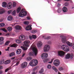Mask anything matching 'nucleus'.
I'll return each instance as SVG.
<instances>
[{"instance_id":"1","label":"nucleus","mask_w":74,"mask_h":74,"mask_svg":"<svg viewBox=\"0 0 74 74\" xmlns=\"http://www.w3.org/2000/svg\"><path fill=\"white\" fill-rule=\"evenodd\" d=\"M38 63V61L37 60H33L29 63V65L31 66H35Z\"/></svg>"},{"instance_id":"2","label":"nucleus","mask_w":74,"mask_h":74,"mask_svg":"<svg viewBox=\"0 0 74 74\" xmlns=\"http://www.w3.org/2000/svg\"><path fill=\"white\" fill-rule=\"evenodd\" d=\"M27 15V12L25 11H24V9H22L19 14V17H23L24 16H26V15Z\"/></svg>"},{"instance_id":"3","label":"nucleus","mask_w":74,"mask_h":74,"mask_svg":"<svg viewBox=\"0 0 74 74\" xmlns=\"http://www.w3.org/2000/svg\"><path fill=\"white\" fill-rule=\"evenodd\" d=\"M62 48L63 51L66 52H69V47L67 45H63L61 46Z\"/></svg>"},{"instance_id":"4","label":"nucleus","mask_w":74,"mask_h":74,"mask_svg":"<svg viewBox=\"0 0 74 74\" xmlns=\"http://www.w3.org/2000/svg\"><path fill=\"white\" fill-rule=\"evenodd\" d=\"M50 49V46L49 45H46L44 47V52H48Z\"/></svg>"},{"instance_id":"5","label":"nucleus","mask_w":74,"mask_h":74,"mask_svg":"<svg viewBox=\"0 0 74 74\" xmlns=\"http://www.w3.org/2000/svg\"><path fill=\"white\" fill-rule=\"evenodd\" d=\"M27 66V63L26 62H25L23 63L21 65V67L22 69H25V67H26Z\"/></svg>"},{"instance_id":"6","label":"nucleus","mask_w":74,"mask_h":74,"mask_svg":"<svg viewBox=\"0 0 74 74\" xmlns=\"http://www.w3.org/2000/svg\"><path fill=\"white\" fill-rule=\"evenodd\" d=\"M53 64L56 66H58L60 64V62L58 60H56L54 61Z\"/></svg>"},{"instance_id":"7","label":"nucleus","mask_w":74,"mask_h":74,"mask_svg":"<svg viewBox=\"0 0 74 74\" xmlns=\"http://www.w3.org/2000/svg\"><path fill=\"white\" fill-rule=\"evenodd\" d=\"M30 42L29 40H26L24 42V46L25 47H29V44Z\"/></svg>"},{"instance_id":"8","label":"nucleus","mask_w":74,"mask_h":74,"mask_svg":"<svg viewBox=\"0 0 74 74\" xmlns=\"http://www.w3.org/2000/svg\"><path fill=\"white\" fill-rule=\"evenodd\" d=\"M32 51L35 53V56L37 55L38 53V50H37V49L34 47H33L32 48Z\"/></svg>"},{"instance_id":"9","label":"nucleus","mask_w":74,"mask_h":74,"mask_svg":"<svg viewBox=\"0 0 74 74\" xmlns=\"http://www.w3.org/2000/svg\"><path fill=\"white\" fill-rule=\"evenodd\" d=\"M19 38L20 40L21 41H23L26 39V37L24 35H21L19 37Z\"/></svg>"},{"instance_id":"10","label":"nucleus","mask_w":74,"mask_h":74,"mask_svg":"<svg viewBox=\"0 0 74 74\" xmlns=\"http://www.w3.org/2000/svg\"><path fill=\"white\" fill-rule=\"evenodd\" d=\"M58 53L59 56H62L64 55V54L65 53H64V51H58Z\"/></svg>"},{"instance_id":"11","label":"nucleus","mask_w":74,"mask_h":74,"mask_svg":"<svg viewBox=\"0 0 74 74\" xmlns=\"http://www.w3.org/2000/svg\"><path fill=\"white\" fill-rule=\"evenodd\" d=\"M48 56V54L46 53H43L41 55V57L43 59H46Z\"/></svg>"},{"instance_id":"12","label":"nucleus","mask_w":74,"mask_h":74,"mask_svg":"<svg viewBox=\"0 0 74 74\" xmlns=\"http://www.w3.org/2000/svg\"><path fill=\"white\" fill-rule=\"evenodd\" d=\"M60 37L62 38V40L63 42H65V41H66L67 40L66 37L63 35H61Z\"/></svg>"},{"instance_id":"13","label":"nucleus","mask_w":74,"mask_h":74,"mask_svg":"<svg viewBox=\"0 0 74 74\" xmlns=\"http://www.w3.org/2000/svg\"><path fill=\"white\" fill-rule=\"evenodd\" d=\"M7 8L8 9H11L12 8V3L10 2L8 3L7 6Z\"/></svg>"},{"instance_id":"14","label":"nucleus","mask_w":74,"mask_h":74,"mask_svg":"<svg viewBox=\"0 0 74 74\" xmlns=\"http://www.w3.org/2000/svg\"><path fill=\"white\" fill-rule=\"evenodd\" d=\"M21 52L22 50L21 49H17L16 51V53L17 55H19V54H21Z\"/></svg>"},{"instance_id":"15","label":"nucleus","mask_w":74,"mask_h":74,"mask_svg":"<svg viewBox=\"0 0 74 74\" xmlns=\"http://www.w3.org/2000/svg\"><path fill=\"white\" fill-rule=\"evenodd\" d=\"M32 28L31 26L30 25H28L26 28V29L27 30H32Z\"/></svg>"},{"instance_id":"16","label":"nucleus","mask_w":74,"mask_h":74,"mask_svg":"<svg viewBox=\"0 0 74 74\" xmlns=\"http://www.w3.org/2000/svg\"><path fill=\"white\" fill-rule=\"evenodd\" d=\"M15 29L16 30H21L22 27L20 26L17 25L15 27Z\"/></svg>"},{"instance_id":"17","label":"nucleus","mask_w":74,"mask_h":74,"mask_svg":"<svg viewBox=\"0 0 74 74\" xmlns=\"http://www.w3.org/2000/svg\"><path fill=\"white\" fill-rule=\"evenodd\" d=\"M62 11L64 12H66L67 11V8L64 7L62 8Z\"/></svg>"},{"instance_id":"18","label":"nucleus","mask_w":74,"mask_h":74,"mask_svg":"<svg viewBox=\"0 0 74 74\" xmlns=\"http://www.w3.org/2000/svg\"><path fill=\"white\" fill-rule=\"evenodd\" d=\"M42 42L39 41L38 42L37 45L38 47H40L42 46Z\"/></svg>"},{"instance_id":"19","label":"nucleus","mask_w":74,"mask_h":74,"mask_svg":"<svg viewBox=\"0 0 74 74\" xmlns=\"http://www.w3.org/2000/svg\"><path fill=\"white\" fill-rule=\"evenodd\" d=\"M7 3H6V2H4L2 4V7L4 8L6 7H7Z\"/></svg>"},{"instance_id":"20","label":"nucleus","mask_w":74,"mask_h":74,"mask_svg":"<svg viewBox=\"0 0 74 74\" xmlns=\"http://www.w3.org/2000/svg\"><path fill=\"white\" fill-rule=\"evenodd\" d=\"M5 10L4 9H0V14H3L5 11Z\"/></svg>"},{"instance_id":"21","label":"nucleus","mask_w":74,"mask_h":74,"mask_svg":"<svg viewBox=\"0 0 74 74\" xmlns=\"http://www.w3.org/2000/svg\"><path fill=\"white\" fill-rule=\"evenodd\" d=\"M70 56L71 55L70 53H68L66 55L65 58L66 59H69L70 58Z\"/></svg>"},{"instance_id":"22","label":"nucleus","mask_w":74,"mask_h":74,"mask_svg":"<svg viewBox=\"0 0 74 74\" xmlns=\"http://www.w3.org/2000/svg\"><path fill=\"white\" fill-rule=\"evenodd\" d=\"M12 16H8V21H12Z\"/></svg>"},{"instance_id":"23","label":"nucleus","mask_w":74,"mask_h":74,"mask_svg":"<svg viewBox=\"0 0 74 74\" xmlns=\"http://www.w3.org/2000/svg\"><path fill=\"white\" fill-rule=\"evenodd\" d=\"M10 62L11 61L10 60H7L5 62L4 64H9Z\"/></svg>"},{"instance_id":"24","label":"nucleus","mask_w":74,"mask_h":74,"mask_svg":"<svg viewBox=\"0 0 74 74\" xmlns=\"http://www.w3.org/2000/svg\"><path fill=\"white\" fill-rule=\"evenodd\" d=\"M66 43L68 45H69V46H70V47L72 46V45H73V44L71 43H70L69 42H66Z\"/></svg>"},{"instance_id":"25","label":"nucleus","mask_w":74,"mask_h":74,"mask_svg":"<svg viewBox=\"0 0 74 74\" xmlns=\"http://www.w3.org/2000/svg\"><path fill=\"white\" fill-rule=\"evenodd\" d=\"M21 8L20 7L18 8L16 10L17 13H19V12L21 11Z\"/></svg>"},{"instance_id":"26","label":"nucleus","mask_w":74,"mask_h":74,"mask_svg":"<svg viewBox=\"0 0 74 74\" xmlns=\"http://www.w3.org/2000/svg\"><path fill=\"white\" fill-rule=\"evenodd\" d=\"M43 38H44L45 40H48L51 38V36H47V37H45V36H43Z\"/></svg>"},{"instance_id":"27","label":"nucleus","mask_w":74,"mask_h":74,"mask_svg":"<svg viewBox=\"0 0 74 74\" xmlns=\"http://www.w3.org/2000/svg\"><path fill=\"white\" fill-rule=\"evenodd\" d=\"M21 47L23 49V51H26L27 50V47H23V46H21Z\"/></svg>"},{"instance_id":"28","label":"nucleus","mask_w":74,"mask_h":74,"mask_svg":"<svg viewBox=\"0 0 74 74\" xmlns=\"http://www.w3.org/2000/svg\"><path fill=\"white\" fill-rule=\"evenodd\" d=\"M11 67H9L8 68L5 70V72H7L8 71H9V70H11Z\"/></svg>"},{"instance_id":"29","label":"nucleus","mask_w":74,"mask_h":74,"mask_svg":"<svg viewBox=\"0 0 74 74\" xmlns=\"http://www.w3.org/2000/svg\"><path fill=\"white\" fill-rule=\"evenodd\" d=\"M52 69L53 70H54L56 72H57L58 71V69L55 66H53Z\"/></svg>"},{"instance_id":"30","label":"nucleus","mask_w":74,"mask_h":74,"mask_svg":"<svg viewBox=\"0 0 74 74\" xmlns=\"http://www.w3.org/2000/svg\"><path fill=\"white\" fill-rule=\"evenodd\" d=\"M16 42L17 43H18V44H20V43H21V41L19 40H16Z\"/></svg>"},{"instance_id":"31","label":"nucleus","mask_w":74,"mask_h":74,"mask_svg":"<svg viewBox=\"0 0 74 74\" xmlns=\"http://www.w3.org/2000/svg\"><path fill=\"white\" fill-rule=\"evenodd\" d=\"M43 72H44V69H41V70L39 71V73L40 74H42Z\"/></svg>"},{"instance_id":"32","label":"nucleus","mask_w":74,"mask_h":74,"mask_svg":"<svg viewBox=\"0 0 74 74\" xmlns=\"http://www.w3.org/2000/svg\"><path fill=\"white\" fill-rule=\"evenodd\" d=\"M7 30L9 32H11V31L12 30V28L11 27H9L7 28Z\"/></svg>"},{"instance_id":"33","label":"nucleus","mask_w":74,"mask_h":74,"mask_svg":"<svg viewBox=\"0 0 74 74\" xmlns=\"http://www.w3.org/2000/svg\"><path fill=\"white\" fill-rule=\"evenodd\" d=\"M24 24H25V25H29V22L25 21H24L23 22Z\"/></svg>"},{"instance_id":"34","label":"nucleus","mask_w":74,"mask_h":74,"mask_svg":"<svg viewBox=\"0 0 74 74\" xmlns=\"http://www.w3.org/2000/svg\"><path fill=\"white\" fill-rule=\"evenodd\" d=\"M12 15L15 16V14H16V11L15 10H14V11H13L12 12Z\"/></svg>"},{"instance_id":"35","label":"nucleus","mask_w":74,"mask_h":74,"mask_svg":"<svg viewBox=\"0 0 74 74\" xmlns=\"http://www.w3.org/2000/svg\"><path fill=\"white\" fill-rule=\"evenodd\" d=\"M29 55L31 56H34V53H33V52H31L29 53Z\"/></svg>"},{"instance_id":"36","label":"nucleus","mask_w":74,"mask_h":74,"mask_svg":"<svg viewBox=\"0 0 74 74\" xmlns=\"http://www.w3.org/2000/svg\"><path fill=\"white\" fill-rule=\"evenodd\" d=\"M57 12L58 13H60L62 12V9L60 8H59L57 10Z\"/></svg>"},{"instance_id":"37","label":"nucleus","mask_w":74,"mask_h":74,"mask_svg":"<svg viewBox=\"0 0 74 74\" xmlns=\"http://www.w3.org/2000/svg\"><path fill=\"white\" fill-rule=\"evenodd\" d=\"M51 67L52 66H51V64H49L47 66V68L48 69H50L51 68Z\"/></svg>"},{"instance_id":"38","label":"nucleus","mask_w":74,"mask_h":74,"mask_svg":"<svg viewBox=\"0 0 74 74\" xmlns=\"http://www.w3.org/2000/svg\"><path fill=\"white\" fill-rule=\"evenodd\" d=\"M37 32V30H34L32 31V33L33 34H34V33H36Z\"/></svg>"},{"instance_id":"39","label":"nucleus","mask_w":74,"mask_h":74,"mask_svg":"<svg viewBox=\"0 0 74 74\" xmlns=\"http://www.w3.org/2000/svg\"><path fill=\"white\" fill-rule=\"evenodd\" d=\"M49 59H46V60H44L43 62L44 63H47V62H48L49 61Z\"/></svg>"},{"instance_id":"40","label":"nucleus","mask_w":74,"mask_h":74,"mask_svg":"<svg viewBox=\"0 0 74 74\" xmlns=\"http://www.w3.org/2000/svg\"><path fill=\"white\" fill-rule=\"evenodd\" d=\"M16 47V44H13V45L11 46V47H14L15 48Z\"/></svg>"},{"instance_id":"41","label":"nucleus","mask_w":74,"mask_h":74,"mask_svg":"<svg viewBox=\"0 0 74 74\" xmlns=\"http://www.w3.org/2000/svg\"><path fill=\"white\" fill-rule=\"evenodd\" d=\"M14 55L15 53H12L10 54L9 56L11 57V56H14Z\"/></svg>"},{"instance_id":"42","label":"nucleus","mask_w":74,"mask_h":74,"mask_svg":"<svg viewBox=\"0 0 74 74\" xmlns=\"http://www.w3.org/2000/svg\"><path fill=\"white\" fill-rule=\"evenodd\" d=\"M4 38L3 37H0V41H3Z\"/></svg>"},{"instance_id":"43","label":"nucleus","mask_w":74,"mask_h":74,"mask_svg":"<svg viewBox=\"0 0 74 74\" xmlns=\"http://www.w3.org/2000/svg\"><path fill=\"white\" fill-rule=\"evenodd\" d=\"M5 26V24L4 23L0 24V27H2L3 26Z\"/></svg>"},{"instance_id":"44","label":"nucleus","mask_w":74,"mask_h":74,"mask_svg":"<svg viewBox=\"0 0 74 74\" xmlns=\"http://www.w3.org/2000/svg\"><path fill=\"white\" fill-rule=\"evenodd\" d=\"M27 59L28 60H31L32 59V58L31 57H28L27 58Z\"/></svg>"},{"instance_id":"45","label":"nucleus","mask_w":74,"mask_h":74,"mask_svg":"<svg viewBox=\"0 0 74 74\" xmlns=\"http://www.w3.org/2000/svg\"><path fill=\"white\" fill-rule=\"evenodd\" d=\"M1 30H2V31L4 32H7V30L5 29V28H1Z\"/></svg>"},{"instance_id":"46","label":"nucleus","mask_w":74,"mask_h":74,"mask_svg":"<svg viewBox=\"0 0 74 74\" xmlns=\"http://www.w3.org/2000/svg\"><path fill=\"white\" fill-rule=\"evenodd\" d=\"M9 43H10V41H7L5 43V45H8L9 44Z\"/></svg>"},{"instance_id":"47","label":"nucleus","mask_w":74,"mask_h":74,"mask_svg":"<svg viewBox=\"0 0 74 74\" xmlns=\"http://www.w3.org/2000/svg\"><path fill=\"white\" fill-rule=\"evenodd\" d=\"M32 38H34V39H35V38H36V35H32Z\"/></svg>"},{"instance_id":"48","label":"nucleus","mask_w":74,"mask_h":74,"mask_svg":"<svg viewBox=\"0 0 74 74\" xmlns=\"http://www.w3.org/2000/svg\"><path fill=\"white\" fill-rule=\"evenodd\" d=\"M16 3L15 2H13V7H15L16 6Z\"/></svg>"},{"instance_id":"49","label":"nucleus","mask_w":74,"mask_h":74,"mask_svg":"<svg viewBox=\"0 0 74 74\" xmlns=\"http://www.w3.org/2000/svg\"><path fill=\"white\" fill-rule=\"evenodd\" d=\"M60 71H62V70H63V68L62 67H60L59 68Z\"/></svg>"},{"instance_id":"50","label":"nucleus","mask_w":74,"mask_h":74,"mask_svg":"<svg viewBox=\"0 0 74 74\" xmlns=\"http://www.w3.org/2000/svg\"><path fill=\"white\" fill-rule=\"evenodd\" d=\"M4 44V41H0V45H3Z\"/></svg>"},{"instance_id":"51","label":"nucleus","mask_w":74,"mask_h":74,"mask_svg":"<svg viewBox=\"0 0 74 74\" xmlns=\"http://www.w3.org/2000/svg\"><path fill=\"white\" fill-rule=\"evenodd\" d=\"M19 62L18 61L16 63V64L15 65H14V66H13V67H14V66H18V65L19 64Z\"/></svg>"},{"instance_id":"52","label":"nucleus","mask_w":74,"mask_h":74,"mask_svg":"<svg viewBox=\"0 0 74 74\" xmlns=\"http://www.w3.org/2000/svg\"><path fill=\"white\" fill-rule=\"evenodd\" d=\"M68 5H69V3H68L66 2L65 3V6H68Z\"/></svg>"},{"instance_id":"53","label":"nucleus","mask_w":74,"mask_h":74,"mask_svg":"<svg viewBox=\"0 0 74 74\" xmlns=\"http://www.w3.org/2000/svg\"><path fill=\"white\" fill-rule=\"evenodd\" d=\"M29 39L30 40H32L33 39V36H29Z\"/></svg>"},{"instance_id":"54","label":"nucleus","mask_w":74,"mask_h":74,"mask_svg":"<svg viewBox=\"0 0 74 74\" xmlns=\"http://www.w3.org/2000/svg\"><path fill=\"white\" fill-rule=\"evenodd\" d=\"M53 59H52L51 61L48 62L49 63H52V62H53Z\"/></svg>"},{"instance_id":"55","label":"nucleus","mask_w":74,"mask_h":74,"mask_svg":"<svg viewBox=\"0 0 74 74\" xmlns=\"http://www.w3.org/2000/svg\"><path fill=\"white\" fill-rule=\"evenodd\" d=\"M12 12V11L11 10H9L8 12V14H11Z\"/></svg>"},{"instance_id":"56","label":"nucleus","mask_w":74,"mask_h":74,"mask_svg":"<svg viewBox=\"0 0 74 74\" xmlns=\"http://www.w3.org/2000/svg\"><path fill=\"white\" fill-rule=\"evenodd\" d=\"M9 49H10V47H8L7 49H5V51H9Z\"/></svg>"},{"instance_id":"57","label":"nucleus","mask_w":74,"mask_h":74,"mask_svg":"<svg viewBox=\"0 0 74 74\" xmlns=\"http://www.w3.org/2000/svg\"><path fill=\"white\" fill-rule=\"evenodd\" d=\"M37 69V67H35V68H34L33 69V70L35 71Z\"/></svg>"},{"instance_id":"58","label":"nucleus","mask_w":74,"mask_h":74,"mask_svg":"<svg viewBox=\"0 0 74 74\" xmlns=\"http://www.w3.org/2000/svg\"><path fill=\"white\" fill-rule=\"evenodd\" d=\"M3 63V61H0V64H2Z\"/></svg>"},{"instance_id":"59","label":"nucleus","mask_w":74,"mask_h":74,"mask_svg":"<svg viewBox=\"0 0 74 74\" xmlns=\"http://www.w3.org/2000/svg\"><path fill=\"white\" fill-rule=\"evenodd\" d=\"M3 69V67L1 66H0V70H1Z\"/></svg>"},{"instance_id":"60","label":"nucleus","mask_w":74,"mask_h":74,"mask_svg":"<svg viewBox=\"0 0 74 74\" xmlns=\"http://www.w3.org/2000/svg\"><path fill=\"white\" fill-rule=\"evenodd\" d=\"M70 57H71V58H73L74 57V55H71Z\"/></svg>"},{"instance_id":"61","label":"nucleus","mask_w":74,"mask_h":74,"mask_svg":"<svg viewBox=\"0 0 74 74\" xmlns=\"http://www.w3.org/2000/svg\"><path fill=\"white\" fill-rule=\"evenodd\" d=\"M3 72L2 71H0V74H2Z\"/></svg>"},{"instance_id":"62","label":"nucleus","mask_w":74,"mask_h":74,"mask_svg":"<svg viewBox=\"0 0 74 74\" xmlns=\"http://www.w3.org/2000/svg\"><path fill=\"white\" fill-rule=\"evenodd\" d=\"M25 55V53H23L22 56V57H24Z\"/></svg>"},{"instance_id":"63","label":"nucleus","mask_w":74,"mask_h":74,"mask_svg":"<svg viewBox=\"0 0 74 74\" xmlns=\"http://www.w3.org/2000/svg\"><path fill=\"white\" fill-rule=\"evenodd\" d=\"M27 18L28 20H30V18L29 17H27Z\"/></svg>"},{"instance_id":"64","label":"nucleus","mask_w":74,"mask_h":74,"mask_svg":"<svg viewBox=\"0 0 74 74\" xmlns=\"http://www.w3.org/2000/svg\"><path fill=\"white\" fill-rule=\"evenodd\" d=\"M48 43H49V44H51V41H49L48 42Z\"/></svg>"}]
</instances>
